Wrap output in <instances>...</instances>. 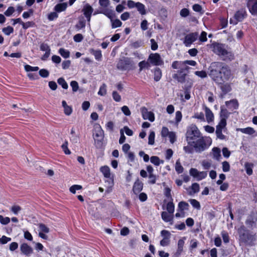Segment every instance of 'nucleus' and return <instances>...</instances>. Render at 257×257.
<instances>
[{
  "label": "nucleus",
  "instance_id": "obj_9",
  "mask_svg": "<svg viewBox=\"0 0 257 257\" xmlns=\"http://www.w3.org/2000/svg\"><path fill=\"white\" fill-rule=\"evenodd\" d=\"M148 60L155 66L162 65L164 62L158 53H152L149 55Z\"/></svg>",
  "mask_w": 257,
  "mask_h": 257
},
{
  "label": "nucleus",
  "instance_id": "obj_12",
  "mask_svg": "<svg viewBox=\"0 0 257 257\" xmlns=\"http://www.w3.org/2000/svg\"><path fill=\"white\" fill-rule=\"evenodd\" d=\"M100 170L103 174L104 177L108 179L107 182L108 183L110 187H111L113 185V179L110 177L111 174L109 168L107 166H104L100 168Z\"/></svg>",
  "mask_w": 257,
  "mask_h": 257
},
{
  "label": "nucleus",
  "instance_id": "obj_10",
  "mask_svg": "<svg viewBox=\"0 0 257 257\" xmlns=\"http://www.w3.org/2000/svg\"><path fill=\"white\" fill-rule=\"evenodd\" d=\"M198 37L197 33H191L187 34L184 38L183 43L186 47H189Z\"/></svg>",
  "mask_w": 257,
  "mask_h": 257
},
{
  "label": "nucleus",
  "instance_id": "obj_1",
  "mask_svg": "<svg viewBox=\"0 0 257 257\" xmlns=\"http://www.w3.org/2000/svg\"><path fill=\"white\" fill-rule=\"evenodd\" d=\"M212 51L219 55L224 61H231L234 59V55L231 52L227 51L225 45L214 42L211 45Z\"/></svg>",
  "mask_w": 257,
  "mask_h": 257
},
{
  "label": "nucleus",
  "instance_id": "obj_52",
  "mask_svg": "<svg viewBox=\"0 0 257 257\" xmlns=\"http://www.w3.org/2000/svg\"><path fill=\"white\" fill-rule=\"evenodd\" d=\"M192 117L200 119L202 121H205L204 115L203 112L195 113Z\"/></svg>",
  "mask_w": 257,
  "mask_h": 257
},
{
  "label": "nucleus",
  "instance_id": "obj_2",
  "mask_svg": "<svg viewBox=\"0 0 257 257\" xmlns=\"http://www.w3.org/2000/svg\"><path fill=\"white\" fill-rule=\"evenodd\" d=\"M222 63L214 62L211 64L209 70V75L212 79L218 84H221V68Z\"/></svg>",
  "mask_w": 257,
  "mask_h": 257
},
{
  "label": "nucleus",
  "instance_id": "obj_36",
  "mask_svg": "<svg viewBox=\"0 0 257 257\" xmlns=\"http://www.w3.org/2000/svg\"><path fill=\"white\" fill-rule=\"evenodd\" d=\"M2 31L5 35L9 36L14 32V29L13 27L9 26L3 28Z\"/></svg>",
  "mask_w": 257,
  "mask_h": 257
},
{
  "label": "nucleus",
  "instance_id": "obj_20",
  "mask_svg": "<svg viewBox=\"0 0 257 257\" xmlns=\"http://www.w3.org/2000/svg\"><path fill=\"white\" fill-rule=\"evenodd\" d=\"M67 7L66 3L58 4L55 6L54 10L57 12H61L66 10Z\"/></svg>",
  "mask_w": 257,
  "mask_h": 257
},
{
  "label": "nucleus",
  "instance_id": "obj_41",
  "mask_svg": "<svg viewBox=\"0 0 257 257\" xmlns=\"http://www.w3.org/2000/svg\"><path fill=\"white\" fill-rule=\"evenodd\" d=\"M225 103L226 105H228L229 104H231L232 107L233 109H237L238 107V103L236 99H232L228 101H226Z\"/></svg>",
  "mask_w": 257,
  "mask_h": 257
},
{
  "label": "nucleus",
  "instance_id": "obj_14",
  "mask_svg": "<svg viewBox=\"0 0 257 257\" xmlns=\"http://www.w3.org/2000/svg\"><path fill=\"white\" fill-rule=\"evenodd\" d=\"M20 250L22 254L26 256H30L33 252V248L26 243L21 244Z\"/></svg>",
  "mask_w": 257,
  "mask_h": 257
},
{
  "label": "nucleus",
  "instance_id": "obj_18",
  "mask_svg": "<svg viewBox=\"0 0 257 257\" xmlns=\"http://www.w3.org/2000/svg\"><path fill=\"white\" fill-rule=\"evenodd\" d=\"M204 110L207 121L208 123L212 122L214 119V115L212 111L206 106H204Z\"/></svg>",
  "mask_w": 257,
  "mask_h": 257
},
{
  "label": "nucleus",
  "instance_id": "obj_7",
  "mask_svg": "<svg viewBox=\"0 0 257 257\" xmlns=\"http://www.w3.org/2000/svg\"><path fill=\"white\" fill-rule=\"evenodd\" d=\"M232 74L229 67L222 63V68H221V84L223 82L228 81L232 78Z\"/></svg>",
  "mask_w": 257,
  "mask_h": 257
},
{
  "label": "nucleus",
  "instance_id": "obj_44",
  "mask_svg": "<svg viewBox=\"0 0 257 257\" xmlns=\"http://www.w3.org/2000/svg\"><path fill=\"white\" fill-rule=\"evenodd\" d=\"M105 16H106L109 19H110V21L113 19V18L115 17V15L113 13V11L111 10H105L103 12Z\"/></svg>",
  "mask_w": 257,
  "mask_h": 257
},
{
  "label": "nucleus",
  "instance_id": "obj_13",
  "mask_svg": "<svg viewBox=\"0 0 257 257\" xmlns=\"http://www.w3.org/2000/svg\"><path fill=\"white\" fill-rule=\"evenodd\" d=\"M142 116L144 119H149L153 122L155 120L154 114L151 111H149L145 107H142L141 109Z\"/></svg>",
  "mask_w": 257,
  "mask_h": 257
},
{
  "label": "nucleus",
  "instance_id": "obj_16",
  "mask_svg": "<svg viewBox=\"0 0 257 257\" xmlns=\"http://www.w3.org/2000/svg\"><path fill=\"white\" fill-rule=\"evenodd\" d=\"M82 11L87 21L89 22L91 14L93 11V8L89 4H87L84 6Z\"/></svg>",
  "mask_w": 257,
  "mask_h": 257
},
{
  "label": "nucleus",
  "instance_id": "obj_53",
  "mask_svg": "<svg viewBox=\"0 0 257 257\" xmlns=\"http://www.w3.org/2000/svg\"><path fill=\"white\" fill-rule=\"evenodd\" d=\"M25 69L26 71H37L39 70L38 67H32L29 65H26L25 66Z\"/></svg>",
  "mask_w": 257,
  "mask_h": 257
},
{
  "label": "nucleus",
  "instance_id": "obj_28",
  "mask_svg": "<svg viewBox=\"0 0 257 257\" xmlns=\"http://www.w3.org/2000/svg\"><path fill=\"white\" fill-rule=\"evenodd\" d=\"M238 130H239L242 133L248 135H252L255 133L254 129L250 127L243 128H239Z\"/></svg>",
  "mask_w": 257,
  "mask_h": 257
},
{
  "label": "nucleus",
  "instance_id": "obj_29",
  "mask_svg": "<svg viewBox=\"0 0 257 257\" xmlns=\"http://www.w3.org/2000/svg\"><path fill=\"white\" fill-rule=\"evenodd\" d=\"M186 74H182L180 75H178L177 74H175L173 77V78L177 79L179 82L184 83L185 81Z\"/></svg>",
  "mask_w": 257,
  "mask_h": 257
},
{
  "label": "nucleus",
  "instance_id": "obj_27",
  "mask_svg": "<svg viewBox=\"0 0 257 257\" xmlns=\"http://www.w3.org/2000/svg\"><path fill=\"white\" fill-rule=\"evenodd\" d=\"M245 224L249 228H252L256 226L255 221L253 220V218L251 217L246 219Z\"/></svg>",
  "mask_w": 257,
  "mask_h": 257
},
{
  "label": "nucleus",
  "instance_id": "obj_32",
  "mask_svg": "<svg viewBox=\"0 0 257 257\" xmlns=\"http://www.w3.org/2000/svg\"><path fill=\"white\" fill-rule=\"evenodd\" d=\"M175 170L179 174L182 173L183 172L184 168L182 166L179 160H178L176 163Z\"/></svg>",
  "mask_w": 257,
  "mask_h": 257
},
{
  "label": "nucleus",
  "instance_id": "obj_21",
  "mask_svg": "<svg viewBox=\"0 0 257 257\" xmlns=\"http://www.w3.org/2000/svg\"><path fill=\"white\" fill-rule=\"evenodd\" d=\"M136 8L141 15H144L146 14L145 7L143 4L139 2L137 3Z\"/></svg>",
  "mask_w": 257,
  "mask_h": 257
},
{
  "label": "nucleus",
  "instance_id": "obj_33",
  "mask_svg": "<svg viewBox=\"0 0 257 257\" xmlns=\"http://www.w3.org/2000/svg\"><path fill=\"white\" fill-rule=\"evenodd\" d=\"M188 206L189 204L184 201H181L178 204L179 209L181 211L188 209Z\"/></svg>",
  "mask_w": 257,
  "mask_h": 257
},
{
  "label": "nucleus",
  "instance_id": "obj_50",
  "mask_svg": "<svg viewBox=\"0 0 257 257\" xmlns=\"http://www.w3.org/2000/svg\"><path fill=\"white\" fill-rule=\"evenodd\" d=\"M193 10L196 12L200 13L202 14L203 13V11H202V7L199 4H195L192 7Z\"/></svg>",
  "mask_w": 257,
  "mask_h": 257
},
{
  "label": "nucleus",
  "instance_id": "obj_4",
  "mask_svg": "<svg viewBox=\"0 0 257 257\" xmlns=\"http://www.w3.org/2000/svg\"><path fill=\"white\" fill-rule=\"evenodd\" d=\"M211 144V140L210 138H204L201 136L194 141V143H192V144L190 145L193 146L196 152L200 153L205 150Z\"/></svg>",
  "mask_w": 257,
  "mask_h": 257
},
{
  "label": "nucleus",
  "instance_id": "obj_3",
  "mask_svg": "<svg viewBox=\"0 0 257 257\" xmlns=\"http://www.w3.org/2000/svg\"><path fill=\"white\" fill-rule=\"evenodd\" d=\"M237 230L239 239L242 242L250 246L254 244V242L256 240L255 234L249 233L243 225H241Z\"/></svg>",
  "mask_w": 257,
  "mask_h": 257
},
{
  "label": "nucleus",
  "instance_id": "obj_57",
  "mask_svg": "<svg viewBox=\"0 0 257 257\" xmlns=\"http://www.w3.org/2000/svg\"><path fill=\"white\" fill-rule=\"evenodd\" d=\"M39 73L41 77H44V78L47 77L49 75V71L45 69H41L39 71Z\"/></svg>",
  "mask_w": 257,
  "mask_h": 257
},
{
  "label": "nucleus",
  "instance_id": "obj_30",
  "mask_svg": "<svg viewBox=\"0 0 257 257\" xmlns=\"http://www.w3.org/2000/svg\"><path fill=\"white\" fill-rule=\"evenodd\" d=\"M71 135H72L70 139L71 141L73 143H77L79 141V137L75 134V132L74 128L71 129Z\"/></svg>",
  "mask_w": 257,
  "mask_h": 257
},
{
  "label": "nucleus",
  "instance_id": "obj_45",
  "mask_svg": "<svg viewBox=\"0 0 257 257\" xmlns=\"http://www.w3.org/2000/svg\"><path fill=\"white\" fill-rule=\"evenodd\" d=\"M106 86L105 84L103 83L100 87L99 90L98 92V95L101 96H104L106 93Z\"/></svg>",
  "mask_w": 257,
  "mask_h": 257
},
{
  "label": "nucleus",
  "instance_id": "obj_58",
  "mask_svg": "<svg viewBox=\"0 0 257 257\" xmlns=\"http://www.w3.org/2000/svg\"><path fill=\"white\" fill-rule=\"evenodd\" d=\"M70 85L72 88V90L73 92H76L78 90L79 88V85L77 81H72L70 83Z\"/></svg>",
  "mask_w": 257,
  "mask_h": 257
},
{
  "label": "nucleus",
  "instance_id": "obj_39",
  "mask_svg": "<svg viewBox=\"0 0 257 257\" xmlns=\"http://www.w3.org/2000/svg\"><path fill=\"white\" fill-rule=\"evenodd\" d=\"M189 201L193 207L196 208L197 209H200L201 206L200 203L196 199H191Z\"/></svg>",
  "mask_w": 257,
  "mask_h": 257
},
{
  "label": "nucleus",
  "instance_id": "obj_24",
  "mask_svg": "<svg viewBox=\"0 0 257 257\" xmlns=\"http://www.w3.org/2000/svg\"><path fill=\"white\" fill-rule=\"evenodd\" d=\"M244 167L247 174L248 175H252L253 164L252 163L246 162L244 164Z\"/></svg>",
  "mask_w": 257,
  "mask_h": 257
},
{
  "label": "nucleus",
  "instance_id": "obj_11",
  "mask_svg": "<svg viewBox=\"0 0 257 257\" xmlns=\"http://www.w3.org/2000/svg\"><path fill=\"white\" fill-rule=\"evenodd\" d=\"M246 12L245 9H241L237 11L234 14V17L236 22H233L232 19L230 20V23L233 24H236L237 22H241L246 17Z\"/></svg>",
  "mask_w": 257,
  "mask_h": 257
},
{
  "label": "nucleus",
  "instance_id": "obj_51",
  "mask_svg": "<svg viewBox=\"0 0 257 257\" xmlns=\"http://www.w3.org/2000/svg\"><path fill=\"white\" fill-rule=\"evenodd\" d=\"M85 27V21L84 20H80L76 25L75 27L78 30L83 28Z\"/></svg>",
  "mask_w": 257,
  "mask_h": 257
},
{
  "label": "nucleus",
  "instance_id": "obj_40",
  "mask_svg": "<svg viewBox=\"0 0 257 257\" xmlns=\"http://www.w3.org/2000/svg\"><path fill=\"white\" fill-rule=\"evenodd\" d=\"M68 142L65 141L61 146V148L65 154L70 155L71 154V152L68 148Z\"/></svg>",
  "mask_w": 257,
  "mask_h": 257
},
{
  "label": "nucleus",
  "instance_id": "obj_5",
  "mask_svg": "<svg viewBox=\"0 0 257 257\" xmlns=\"http://www.w3.org/2000/svg\"><path fill=\"white\" fill-rule=\"evenodd\" d=\"M186 140L188 144H192L194 141L201 137V133L197 127L194 124L190 126L187 130L186 134Z\"/></svg>",
  "mask_w": 257,
  "mask_h": 257
},
{
  "label": "nucleus",
  "instance_id": "obj_59",
  "mask_svg": "<svg viewBox=\"0 0 257 257\" xmlns=\"http://www.w3.org/2000/svg\"><path fill=\"white\" fill-rule=\"evenodd\" d=\"M191 189L192 190L193 193L198 192L200 189L199 185L197 183L192 184L191 186Z\"/></svg>",
  "mask_w": 257,
  "mask_h": 257
},
{
  "label": "nucleus",
  "instance_id": "obj_19",
  "mask_svg": "<svg viewBox=\"0 0 257 257\" xmlns=\"http://www.w3.org/2000/svg\"><path fill=\"white\" fill-rule=\"evenodd\" d=\"M186 239L185 237H183L182 238L180 239L178 241V248L176 251V253L178 255H180L183 250V246L185 243V240Z\"/></svg>",
  "mask_w": 257,
  "mask_h": 257
},
{
  "label": "nucleus",
  "instance_id": "obj_34",
  "mask_svg": "<svg viewBox=\"0 0 257 257\" xmlns=\"http://www.w3.org/2000/svg\"><path fill=\"white\" fill-rule=\"evenodd\" d=\"M111 26L112 28H116L121 26L122 23L119 19L111 20Z\"/></svg>",
  "mask_w": 257,
  "mask_h": 257
},
{
  "label": "nucleus",
  "instance_id": "obj_6",
  "mask_svg": "<svg viewBox=\"0 0 257 257\" xmlns=\"http://www.w3.org/2000/svg\"><path fill=\"white\" fill-rule=\"evenodd\" d=\"M135 65V63L131 58L125 57L119 60L116 67L118 69L123 71L134 69Z\"/></svg>",
  "mask_w": 257,
  "mask_h": 257
},
{
  "label": "nucleus",
  "instance_id": "obj_31",
  "mask_svg": "<svg viewBox=\"0 0 257 257\" xmlns=\"http://www.w3.org/2000/svg\"><path fill=\"white\" fill-rule=\"evenodd\" d=\"M103 131L101 127L99 126L95 128V134L94 135L96 138H100L101 139L103 138Z\"/></svg>",
  "mask_w": 257,
  "mask_h": 257
},
{
  "label": "nucleus",
  "instance_id": "obj_54",
  "mask_svg": "<svg viewBox=\"0 0 257 257\" xmlns=\"http://www.w3.org/2000/svg\"><path fill=\"white\" fill-rule=\"evenodd\" d=\"M222 170L224 172H228L230 170V165L228 162H222Z\"/></svg>",
  "mask_w": 257,
  "mask_h": 257
},
{
  "label": "nucleus",
  "instance_id": "obj_61",
  "mask_svg": "<svg viewBox=\"0 0 257 257\" xmlns=\"http://www.w3.org/2000/svg\"><path fill=\"white\" fill-rule=\"evenodd\" d=\"M40 49L41 51L45 52H50L51 50L49 46L45 43H42L40 45Z\"/></svg>",
  "mask_w": 257,
  "mask_h": 257
},
{
  "label": "nucleus",
  "instance_id": "obj_35",
  "mask_svg": "<svg viewBox=\"0 0 257 257\" xmlns=\"http://www.w3.org/2000/svg\"><path fill=\"white\" fill-rule=\"evenodd\" d=\"M59 53L64 58H68L70 56L69 51L66 50L64 48H60L59 50Z\"/></svg>",
  "mask_w": 257,
  "mask_h": 257
},
{
  "label": "nucleus",
  "instance_id": "obj_49",
  "mask_svg": "<svg viewBox=\"0 0 257 257\" xmlns=\"http://www.w3.org/2000/svg\"><path fill=\"white\" fill-rule=\"evenodd\" d=\"M82 189V186L79 185H74L70 187L69 188L70 191L73 194H75L76 193V190H79Z\"/></svg>",
  "mask_w": 257,
  "mask_h": 257
},
{
  "label": "nucleus",
  "instance_id": "obj_48",
  "mask_svg": "<svg viewBox=\"0 0 257 257\" xmlns=\"http://www.w3.org/2000/svg\"><path fill=\"white\" fill-rule=\"evenodd\" d=\"M207 172H205V171L199 172L196 178L198 181L201 180L205 178L207 176Z\"/></svg>",
  "mask_w": 257,
  "mask_h": 257
},
{
  "label": "nucleus",
  "instance_id": "obj_43",
  "mask_svg": "<svg viewBox=\"0 0 257 257\" xmlns=\"http://www.w3.org/2000/svg\"><path fill=\"white\" fill-rule=\"evenodd\" d=\"M58 83L61 85L63 88L64 89H67L68 88V84L66 83V81L64 80L63 78H60L58 79Z\"/></svg>",
  "mask_w": 257,
  "mask_h": 257
},
{
  "label": "nucleus",
  "instance_id": "obj_42",
  "mask_svg": "<svg viewBox=\"0 0 257 257\" xmlns=\"http://www.w3.org/2000/svg\"><path fill=\"white\" fill-rule=\"evenodd\" d=\"M175 206L172 202H169L167 204V210L170 214H173L174 211Z\"/></svg>",
  "mask_w": 257,
  "mask_h": 257
},
{
  "label": "nucleus",
  "instance_id": "obj_17",
  "mask_svg": "<svg viewBox=\"0 0 257 257\" xmlns=\"http://www.w3.org/2000/svg\"><path fill=\"white\" fill-rule=\"evenodd\" d=\"M143 188V184L137 180L134 184L133 191L135 194H138L142 190Z\"/></svg>",
  "mask_w": 257,
  "mask_h": 257
},
{
  "label": "nucleus",
  "instance_id": "obj_22",
  "mask_svg": "<svg viewBox=\"0 0 257 257\" xmlns=\"http://www.w3.org/2000/svg\"><path fill=\"white\" fill-rule=\"evenodd\" d=\"M162 218L165 222H169L172 220L173 216L169 214V212L163 211L161 214Z\"/></svg>",
  "mask_w": 257,
  "mask_h": 257
},
{
  "label": "nucleus",
  "instance_id": "obj_64",
  "mask_svg": "<svg viewBox=\"0 0 257 257\" xmlns=\"http://www.w3.org/2000/svg\"><path fill=\"white\" fill-rule=\"evenodd\" d=\"M221 235L223 241L225 243H228L229 241V238L228 233L225 231H222L221 232Z\"/></svg>",
  "mask_w": 257,
  "mask_h": 257
},
{
  "label": "nucleus",
  "instance_id": "obj_47",
  "mask_svg": "<svg viewBox=\"0 0 257 257\" xmlns=\"http://www.w3.org/2000/svg\"><path fill=\"white\" fill-rule=\"evenodd\" d=\"M155 133L154 132H151L149 136V142L148 144L149 145H154L155 143Z\"/></svg>",
  "mask_w": 257,
  "mask_h": 257
},
{
  "label": "nucleus",
  "instance_id": "obj_37",
  "mask_svg": "<svg viewBox=\"0 0 257 257\" xmlns=\"http://www.w3.org/2000/svg\"><path fill=\"white\" fill-rule=\"evenodd\" d=\"M91 53L95 56L97 60H100L102 57L101 52L100 50H91Z\"/></svg>",
  "mask_w": 257,
  "mask_h": 257
},
{
  "label": "nucleus",
  "instance_id": "obj_15",
  "mask_svg": "<svg viewBox=\"0 0 257 257\" xmlns=\"http://www.w3.org/2000/svg\"><path fill=\"white\" fill-rule=\"evenodd\" d=\"M247 6L252 15H257V0H247Z\"/></svg>",
  "mask_w": 257,
  "mask_h": 257
},
{
  "label": "nucleus",
  "instance_id": "obj_46",
  "mask_svg": "<svg viewBox=\"0 0 257 257\" xmlns=\"http://www.w3.org/2000/svg\"><path fill=\"white\" fill-rule=\"evenodd\" d=\"M41 232L47 233L49 232V228L44 224L40 223L38 224Z\"/></svg>",
  "mask_w": 257,
  "mask_h": 257
},
{
  "label": "nucleus",
  "instance_id": "obj_62",
  "mask_svg": "<svg viewBox=\"0 0 257 257\" xmlns=\"http://www.w3.org/2000/svg\"><path fill=\"white\" fill-rule=\"evenodd\" d=\"M195 74L202 78L207 76V73L204 71H197L195 72Z\"/></svg>",
  "mask_w": 257,
  "mask_h": 257
},
{
  "label": "nucleus",
  "instance_id": "obj_26",
  "mask_svg": "<svg viewBox=\"0 0 257 257\" xmlns=\"http://www.w3.org/2000/svg\"><path fill=\"white\" fill-rule=\"evenodd\" d=\"M150 161L152 163L156 166H159L160 164H163L164 163V161L161 160L157 156L151 157Z\"/></svg>",
  "mask_w": 257,
  "mask_h": 257
},
{
  "label": "nucleus",
  "instance_id": "obj_55",
  "mask_svg": "<svg viewBox=\"0 0 257 257\" xmlns=\"http://www.w3.org/2000/svg\"><path fill=\"white\" fill-rule=\"evenodd\" d=\"M10 222V218L8 217H4L0 215V222L4 225L8 224Z\"/></svg>",
  "mask_w": 257,
  "mask_h": 257
},
{
  "label": "nucleus",
  "instance_id": "obj_60",
  "mask_svg": "<svg viewBox=\"0 0 257 257\" xmlns=\"http://www.w3.org/2000/svg\"><path fill=\"white\" fill-rule=\"evenodd\" d=\"M170 239L169 238H163L160 241V245L163 246H166L170 244Z\"/></svg>",
  "mask_w": 257,
  "mask_h": 257
},
{
  "label": "nucleus",
  "instance_id": "obj_38",
  "mask_svg": "<svg viewBox=\"0 0 257 257\" xmlns=\"http://www.w3.org/2000/svg\"><path fill=\"white\" fill-rule=\"evenodd\" d=\"M139 66L140 67V71H141L145 68L149 69L150 65L148 62L142 61L139 63Z\"/></svg>",
  "mask_w": 257,
  "mask_h": 257
},
{
  "label": "nucleus",
  "instance_id": "obj_8",
  "mask_svg": "<svg viewBox=\"0 0 257 257\" xmlns=\"http://www.w3.org/2000/svg\"><path fill=\"white\" fill-rule=\"evenodd\" d=\"M226 121L224 118H221L219 124L216 126V135L217 138L220 140H224L225 136L222 134V130L225 127Z\"/></svg>",
  "mask_w": 257,
  "mask_h": 257
},
{
  "label": "nucleus",
  "instance_id": "obj_63",
  "mask_svg": "<svg viewBox=\"0 0 257 257\" xmlns=\"http://www.w3.org/2000/svg\"><path fill=\"white\" fill-rule=\"evenodd\" d=\"M182 113L180 111H177L176 112L175 120L176 123H178L182 119Z\"/></svg>",
  "mask_w": 257,
  "mask_h": 257
},
{
  "label": "nucleus",
  "instance_id": "obj_25",
  "mask_svg": "<svg viewBox=\"0 0 257 257\" xmlns=\"http://www.w3.org/2000/svg\"><path fill=\"white\" fill-rule=\"evenodd\" d=\"M213 156L214 159L217 160H219L220 157V150L217 147L213 148L212 149Z\"/></svg>",
  "mask_w": 257,
  "mask_h": 257
},
{
  "label": "nucleus",
  "instance_id": "obj_56",
  "mask_svg": "<svg viewBox=\"0 0 257 257\" xmlns=\"http://www.w3.org/2000/svg\"><path fill=\"white\" fill-rule=\"evenodd\" d=\"M113 99L116 102H119L121 100V96L116 91H114L112 92Z\"/></svg>",
  "mask_w": 257,
  "mask_h": 257
},
{
  "label": "nucleus",
  "instance_id": "obj_23",
  "mask_svg": "<svg viewBox=\"0 0 257 257\" xmlns=\"http://www.w3.org/2000/svg\"><path fill=\"white\" fill-rule=\"evenodd\" d=\"M162 77V71L159 68H156L154 70V80L159 81Z\"/></svg>",
  "mask_w": 257,
  "mask_h": 257
}]
</instances>
